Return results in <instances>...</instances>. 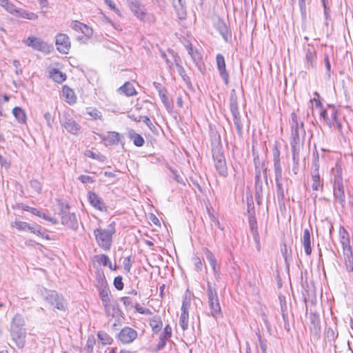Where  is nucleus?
<instances>
[{
  "label": "nucleus",
  "mask_w": 353,
  "mask_h": 353,
  "mask_svg": "<svg viewBox=\"0 0 353 353\" xmlns=\"http://www.w3.org/2000/svg\"><path fill=\"white\" fill-rule=\"evenodd\" d=\"M309 319L311 324L310 329L312 334L316 338H320L321 334V322L319 315L316 312H311L309 315Z\"/></svg>",
  "instance_id": "obj_14"
},
{
  "label": "nucleus",
  "mask_w": 353,
  "mask_h": 353,
  "mask_svg": "<svg viewBox=\"0 0 353 353\" xmlns=\"http://www.w3.org/2000/svg\"><path fill=\"white\" fill-rule=\"evenodd\" d=\"M45 300L52 306L58 310H64L65 308V301L63 297L59 296L56 291L50 290L46 292Z\"/></svg>",
  "instance_id": "obj_8"
},
{
  "label": "nucleus",
  "mask_w": 353,
  "mask_h": 353,
  "mask_svg": "<svg viewBox=\"0 0 353 353\" xmlns=\"http://www.w3.org/2000/svg\"><path fill=\"white\" fill-rule=\"evenodd\" d=\"M137 337V332L130 327H123L118 334V339L123 343H130Z\"/></svg>",
  "instance_id": "obj_12"
},
{
  "label": "nucleus",
  "mask_w": 353,
  "mask_h": 353,
  "mask_svg": "<svg viewBox=\"0 0 353 353\" xmlns=\"http://www.w3.org/2000/svg\"><path fill=\"white\" fill-rule=\"evenodd\" d=\"M119 92L123 93L128 97H131L137 94L136 90L134 85L130 82H125L122 86L119 88Z\"/></svg>",
  "instance_id": "obj_28"
},
{
  "label": "nucleus",
  "mask_w": 353,
  "mask_h": 353,
  "mask_svg": "<svg viewBox=\"0 0 353 353\" xmlns=\"http://www.w3.org/2000/svg\"><path fill=\"white\" fill-rule=\"evenodd\" d=\"M61 223L74 230L78 227L77 220L74 213L63 212Z\"/></svg>",
  "instance_id": "obj_19"
},
{
  "label": "nucleus",
  "mask_w": 353,
  "mask_h": 353,
  "mask_svg": "<svg viewBox=\"0 0 353 353\" xmlns=\"http://www.w3.org/2000/svg\"><path fill=\"white\" fill-rule=\"evenodd\" d=\"M11 336L19 347H23L25 345L26 331L25 329L11 330Z\"/></svg>",
  "instance_id": "obj_17"
},
{
  "label": "nucleus",
  "mask_w": 353,
  "mask_h": 353,
  "mask_svg": "<svg viewBox=\"0 0 353 353\" xmlns=\"http://www.w3.org/2000/svg\"><path fill=\"white\" fill-rule=\"evenodd\" d=\"M274 169L275 172V179L282 178V168L280 160L273 161Z\"/></svg>",
  "instance_id": "obj_46"
},
{
  "label": "nucleus",
  "mask_w": 353,
  "mask_h": 353,
  "mask_svg": "<svg viewBox=\"0 0 353 353\" xmlns=\"http://www.w3.org/2000/svg\"><path fill=\"white\" fill-rule=\"evenodd\" d=\"M128 4L130 10L138 19L144 20L146 16L145 9L140 0H128Z\"/></svg>",
  "instance_id": "obj_11"
},
{
  "label": "nucleus",
  "mask_w": 353,
  "mask_h": 353,
  "mask_svg": "<svg viewBox=\"0 0 353 353\" xmlns=\"http://www.w3.org/2000/svg\"><path fill=\"white\" fill-rule=\"evenodd\" d=\"M133 143L136 146L141 147L144 143L143 138L139 134H134L132 136Z\"/></svg>",
  "instance_id": "obj_52"
},
{
  "label": "nucleus",
  "mask_w": 353,
  "mask_h": 353,
  "mask_svg": "<svg viewBox=\"0 0 353 353\" xmlns=\"http://www.w3.org/2000/svg\"><path fill=\"white\" fill-rule=\"evenodd\" d=\"M203 253L205 258L209 261L210 266L212 267L215 276H219L218 270L216 268V259L213 253L208 248H204Z\"/></svg>",
  "instance_id": "obj_25"
},
{
  "label": "nucleus",
  "mask_w": 353,
  "mask_h": 353,
  "mask_svg": "<svg viewBox=\"0 0 353 353\" xmlns=\"http://www.w3.org/2000/svg\"><path fill=\"white\" fill-rule=\"evenodd\" d=\"M23 42L27 46L32 48L34 50L46 54L50 53L53 48L52 45H49L43 39L34 36L28 37L26 39L23 40Z\"/></svg>",
  "instance_id": "obj_5"
},
{
  "label": "nucleus",
  "mask_w": 353,
  "mask_h": 353,
  "mask_svg": "<svg viewBox=\"0 0 353 353\" xmlns=\"http://www.w3.org/2000/svg\"><path fill=\"white\" fill-rule=\"evenodd\" d=\"M281 179H275L276 185V194L279 200H283L284 199V190L281 182Z\"/></svg>",
  "instance_id": "obj_45"
},
{
  "label": "nucleus",
  "mask_w": 353,
  "mask_h": 353,
  "mask_svg": "<svg viewBox=\"0 0 353 353\" xmlns=\"http://www.w3.org/2000/svg\"><path fill=\"white\" fill-rule=\"evenodd\" d=\"M94 258L99 264H101L103 266L108 265V263L110 262L109 257L105 254L95 256Z\"/></svg>",
  "instance_id": "obj_50"
},
{
  "label": "nucleus",
  "mask_w": 353,
  "mask_h": 353,
  "mask_svg": "<svg viewBox=\"0 0 353 353\" xmlns=\"http://www.w3.org/2000/svg\"><path fill=\"white\" fill-rule=\"evenodd\" d=\"M250 229L251 230L252 234L253 236L254 241L256 243V249L260 251L261 245H260V236L258 232L257 229V223L255 218L252 217L250 218L249 220Z\"/></svg>",
  "instance_id": "obj_20"
},
{
  "label": "nucleus",
  "mask_w": 353,
  "mask_h": 353,
  "mask_svg": "<svg viewBox=\"0 0 353 353\" xmlns=\"http://www.w3.org/2000/svg\"><path fill=\"white\" fill-rule=\"evenodd\" d=\"M214 165L216 170L221 176L225 177L228 175V169L226 166L225 160L215 162Z\"/></svg>",
  "instance_id": "obj_32"
},
{
  "label": "nucleus",
  "mask_w": 353,
  "mask_h": 353,
  "mask_svg": "<svg viewBox=\"0 0 353 353\" xmlns=\"http://www.w3.org/2000/svg\"><path fill=\"white\" fill-rule=\"evenodd\" d=\"M343 168L341 161L338 160L335 166L331 170V174L333 177V182H342L343 181Z\"/></svg>",
  "instance_id": "obj_22"
},
{
  "label": "nucleus",
  "mask_w": 353,
  "mask_h": 353,
  "mask_svg": "<svg viewBox=\"0 0 353 353\" xmlns=\"http://www.w3.org/2000/svg\"><path fill=\"white\" fill-rule=\"evenodd\" d=\"M148 322L153 333L157 334L162 329L163 322L160 316H154L149 319Z\"/></svg>",
  "instance_id": "obj_24"
},
{
  "label": "nucleus",
  "mask_w": 353,
  "mask_h": 353,
  "mask_svg": "<svg viewBox=\"0 0 353 353\" xmlns=\"http://www.w3.org/2000/svg\"><path fill=\"white\" fill-rule=\"evenodd\" d=\"M166 343H167V339L159 337V341L158 344L157 345L154 350L156 352H158V351L162 350L165 346Z\"/></svg>",
  "instance_id": "obj_61"
},
{
  "label": "nucleus",
  "mask_w": 353,
  "mask_h": 353,
  "mask_svg": "<svg viewBox=\"0 0 353 353\" xmlns=\"http://www.w3.org/2000/svg\"><path fill=\"white\" fill-rule=\"evenodd\" d=\"M207 295L211 316L216 319L223 317L216 290L209 282L208 283Z\"/></svg>",
  "instance_id": "obj_4"
},
{
  "label": "nucleus",
  "mask_w": 353,
  "mask_h": 353,
  "mask_svg": "<svg viewBox=\"0 0 353 353\" xmlns=\"http://www.w3.org/2000/svg\"><path fill=\"white\" fill-rule=\"evenodd\" d=\"M61 124L70 134H77L81 131L80 125L68 114H63Z\"/></svg>",
  "instance_id": "obj_7"
},
{
  "label": "nucleus",
  "mask_w": 353,
  "mask_h": 353,
  "mask_svg": "<svg viewBox=\"0 0 353 353\" xmlns=\"http://www.w3.org/2000/svg\"><path fill=\"white\" fill-rule=\"evenodd\" d=\"M340 242L343 247V253L344 256L345 265L348 272L353 271V252L350 245V238L348 232L343 228L339 232Z\"/></svg>",
  "instance_id": "obj_3"
},
{
  "label": "nucleus",
  "mask_w": 353,
  "mask_h": 353,
  "mask_svg": "<svg viewBox=\"0 0 353 353\" xmlns=\"http://www.w3.org/2000/svg\"><path fill=\"white\" fill-rule=\"evenodd\" d=\"M13 114L18 121L21 123L26 122V115L25 112L19 107H15L12 110Z\"/></svg>",
  "instance_id": "obj_31"
},
{
  "label": "nucleus",
  "mask_w": 353,
  "mask_h": 353,
  "mask_svg": "<svg viewBox=\"0 0 353 353\" xmlns=\"http://www.w3.org/2000/svg\"><path fill=\"white\" fill-rule=\"evenodd\" d=\"M338 111L333 105H330L327 109L322 110L320 113L321 119L330 128H334V122L336 121Z\"/></svg>",
  "instance_id": "obj_6"
},
{
  "label": "nucleus",
  "mask_w": 353,
  "mask_h": 353,
  "mask_svg": "<svg viewBox=\"0 0 353 353\" xmlns=\"http://www.w3.org/2000/svg\"><path fill=\"white\" fill-rule=\"evenodd\" d=\"M312 188L314 191L322 190L323 188V181L321 176L312 178Z\"/></svg>",
  "instance_id": "obj_38"
},
{
  "label": "nucleus",
  "mask_w": 353,
  "mask_h": 353,
  "mask_svg": "<svg viewBox=\"0 0 353 353\" xmlns=\"http://www.w3.org/2000/svg\"><path fill=\"white\" fill-rule=\"evenodd\" d=\"M274 169L275 172V179L282 178V168L280 160L273 161Z\"/></svg>",
  "instance_id": "obj_47"
},
{
  "label": "nucleus",
  "mask_w": 353,
  "mask_h": 353,
  "mask_svg": "<svg viewBox=\"0 0 353 353\" xmlns=\"http://www.w3.org/2000/svg\"><path fill=\"white\" fill-rule=\"evenodd\" d=\"M167 91L165 88H161L159 90V96L161 98V101L165 105V106L168 108L170 107V103L169 102L168 98L166 95Z\"/></svg>",
  "instance_id": "obj_44"
},
{
  "label": "nucleus",
  "mask_w": 353,
  "mask_h": 353,
  "mask_svg": "<svg viewBox=\"0 0 353 353\" xmlns=\"http://www.w3.org/2000/svg\"><path fill=\"white\" fill-rule=\"evenodd\" d=\"M51 77L54 81L61 83L65 81L66 76L59 70H54V71L51 73Z\"/></svg>",
  "instance_id": "obj_42"
},
{
  "label": "nucleus",
  "mask_w": 353,
  "mask_h": 353,
  "mask_svg": "<svg viewBox=\"0 0 353 353\" xmlns=\"http://www.w3.org/2000/svg\"><path fill=\"white\" fill-rule=\"evenodd\" d=\"M173 5L180 19H184L186 17V8L184 0H173Z\"/></svg>",
  "instance_id": "obj_23"
},
{
  "label": "nucleus",
  "mask_w": 353,
  "mask_h": 353,
  "mask_svg": "<svg viewBox=\"0 0 353 353\" xmlns=\"http://www.w3.org/2000/svg\"><path fill=\"white\" fill-rule=\"evenodd\" d=\"M123 279L121 276H118L114 279V286L118 290H121L123 289V283L122 281Z\"/></svg>",
  "instance_id": "obj_53"
},
{
  "label": "nucleus",
  "mask_w": 353,
  "mask_h": 353,
  "mask_svg": "<svg viewBox=\"0 0 353 353\" xmlns=\"http://www.w3.org/2000/svg\"><path fill=\"white\" fill-rule=\"evenodd\" d=\"M232 116H233L234 124V125L236 127L237 133H238L239 136H241L242 135V132H243V125H242L241 121L240 114H234Z\"/></svg>",
  "instance_id": "obj_39"
},
{
  "label": "nucleus",
  "mask_w": 353,
  "mask_h": 353,
  "mask_svg": "<svg viewBox=\"0 0 353 353\" xmlns=\"http://www.w3.org/2000/svg\"><path fill=\"white\" fill-rule=\"evenodd\" d=\"M230 109L232 115L239 114L238 104L236 99L231 100Z\"/></svg>",
  "instance_id": "obj_54"
},
{
  "label": "nucleus",
  "mask_w": 353,
  "mask_h": 353,
  "mask_svg": "<svg viewBox=\"0 0 353 353\" xmlns=\"http://www.w3.org/2000/svg\"><path fill=\"white\" fill-rule=\"evenodd\" d=\"M79 180L83 183H92L94 180L88 175H80L78 177Z\"/></svg>",
  "instance_id": "obj_58"
},
{
  "label": "nucleus",
  "mask_w": 353,
  "mask_h": 353,
  "mask_svg": "<svg viewBox=\"0 0 353 353\" xmlns=\"http://www.w3.org/2000/svg\"><path fill=\"white\" fill-rule=\"evenodd\" d=\"M123 267L125 270H126L128 272L130 271L131 267H132V263L130 260V257L128 256L124 259L123 260Z\"/></svg>",
  "instance_id": "obj_63"
},
{
  "label": "nucleus",
  "mask_w": 353,
  "mask_h": 353,
  "mask_svg": "<svg viewBox=\"0 0 353 353\" xmlns=\"http://www.w3.org/2000/svg\"><path fill=\"white\" fill-rule=\"evenodd\" d=\"M326 339L329 341H334L338 337V332L334 330L332 327H328L326 330Z\"/></svg>",
  "instance_id": "obj_48"
},
{
  "label": "nucleus",
  "mask_w": 353,
  "mask_h": 353,
  "mask_svg": "<svg viewBox=\"0 0 353 353\" xmlns=\"http://www.w3.org/2000/svg\"><path fill=\"white\" fill-rule=\"evenodd\" d=\"M30 186L37 192V193H40L41 191V189H42V185L41 184V183L36 180V179H34V180H31L30 181Z\"/></svg>",
  "instance_id": "obj_55"
},
{
  "label": "nucleus",
  "mask_w": 353,
  "mask_h": 353,
  "mask_svg": "<svg viewBox=\"0 0 353 353\" xmlns=\"http://www.w3.org/2000/svg\"><path fill=\"white\" fill-rule=\"evenodd\" d=\"M15 16L31 21H34L38 19V15L37 14L32 12H29L28 10L22 8H19L17 10Z\"/></svg>",
  "instance_id": "obj_30"
},
{
  "label": "nucleus",
  "mask_w": 353,
  "mask_h": 353,
  "mask_svg": "<svg viewBox=\"0 0 353 353\" xmlns=\"http://www.w3.org/2000/svg\"><path fill=\"white\" fill-rule=\"evenodd\" d=\"M172 327L170 325H167L163 330V332L160 334L159 337L169 339L172 336Z\"/></svg>",
  "instance_id": "obj_51"
},
{
  "label": "nucleus",
  "mask_w": 353,
  "mask_h": 353,
  "mask_svg": "<svg viewBox=\"0 0 353 353\" xmlns=\"http://www.w3.org/2000/svg\"><path fill=\"white\" fill-rule=\"evenodd\" d=\"M141 121L151 130H152L153 128H155V126L152 123L150 118L147 116L142 117Z\"/></svg>",
  "instance_id": "obj_64"
},
{
  "label": "nucleus",
  "mask_w": 353,
  "mask_h": 353,
  "mask_svg": "<svg viewBox=\"0 0 353 353\" xmlns=\"http://www.w3.org/2000/svg\"><path fill=\"white\" fill-rule=\"evenodd\" d=\"M291 142L292 159L295 161L298 160V154L299 150L300 136H304L305 134L304 124L302 121H299L296 113L291 114Z\"/></svg>",
  "instance_id": "obj_1"
},
{
  "label": "nucleus",
  "mask_w": 353,
  "mask_h": 353,
  "mask_svg": "<svg viewBox=\"0 0 353 353\" xmlns=\"http://www.w3.org/2000/svg\"><path fill=\"white\" fill-rule=\"evenodd\" d=\"M55 45L60 53L66 54L71 48L70 39L66 34L59 33L56 36Z\"/></svg>",
  "instance_id": "obj_10"
},
{
  "label": "nucleus",
  "mask_w": 353,
  "mask_h": 353,
  "mask_svg": "<svg viewBox=\"0 0 353 353\" xmlns=\"http://www.w3.org/2000/svg\"><path fill=\"white\" fill-rule=\"evenodd\" d=\"M188 54L191 56L193 61L196 64H198L201 61V56L200 53L198 52L197 50L194 49L192 48V45H190L188 48Z\"/></svg>",
  "instance_id": "obj_35"
},
{
  "label": "nucleus",
  "mask_w": 353,
  "mask_h": 353,
  "mask_svg": "<svg viewBox=\"0 0 353 353\" xmlns=\"http://www.w3.org/2000/svg\"><path fill=\"white\" fill-rule=\"evenodd\" d=\"M299 6L303 17H306L305 0H299Z\"/></svg>",
  "instance_id": "obj_59"
},
{
  "label": "nucleus",
  "mask_w": 353,
  "mask_h": 353,
  "mask_svg": "<svg viewBox=\"0 0 353 353\" xmlns=\"http://www.w3.org/2000/svg\"><path fill=\"white\" fill-rule=\"evenodd\" d=\"M81 32H82L85 37H90L93 34V30L88 26L83 23Z\"/></svg>",
  "instance_id": "obj_57"
},
{
  "label": "nucleus",
  "mask_w": 353,
  "mask_h": 353,
  "mask_svg": "<svg viewBox=\"0 0 353 353\" xmlns=\"http://www.w3.org/2000/svg\"><path fill=\"white\" fill-rule=\"evenodd\" d=\"M114 233V223H110L107 228L95 229L94 235L99 247L105 251L110 250L112 244V236Z\"/></svg>",
  "instance_id": "obj_2"
},
{
  "label": "nucleus",
  "mask_w": 353,
  "mask_h": 353,
  "mask_svg": "<svg viewBox=\"0 0 353 353\" xmlns=\"http://www.w3.org/2000/svg\"><path fill=\"white\" fill-rule=\"evenodd\" d=\"M305 67L310 70L314 69L316 65V54L314 48H307L305 53Z\"/></svg>",
  "instance_id": "obj_18"
},
{
  "label": "nucleus",
  "mask_w": 353,
  "mask_h": 353,
  "mask_svg": "<svg viewBox=\"0 0 353 353\" xmlns=\"http://www.w3.org/2000/svg\"><path fill=\"white\" fill-rule=\"evenodd\" d=\"M333 194L335 200L337 201L341 207L343 208L345 205V196L344 190L333 192Z\"/></svg>",
  "instance_id": "obj_40"
},
{
  "label": "nucleus",
  "mask_w": 353,
  "mask_h": 353,
  "mask_svg": "<svg viewBox=\"0 0 353 353\" xmlns=\"http://www.w3.org/2000/svg\"><path fill=\"white\" fill-rule=\"evenodd\" d=\"M255 165V194L256 197L262 196L263 193V182L261 181V170L259 167V159H254Z\"/></svg>",
  "instance_id": "obj_16"
},
{
  "label": "nucleus",
  "mask_w": 353,
  "mask_h": 353,
  "mask_svg": "<svg viewBox=\"0 0 353 353\" xmlns=\"http://www.w3.org/2000/svg\"><path fill=\"white\" fill-rule=\"evenodd\" d=\"M86 114L90 116L93 119H100L103 120L102 113L94 108H86Z\"/></svg>",
  "instance_id": "obj_36"
},
{
  "label": "nucleus",
  "mask_w": 353,
  "mask_h": 353,
  "mask_svg": "<svg viewBox=\"0 0 353 353\" xmlns=\"http://www.w3.org/2000/svg\"><path fill=\"white\" fill-rule=\"evenodd\" d=\"M99 295L102 301L103 306L107 307V304L110 303V299L109 296L108 290L102 289L99 292Z\"/></svg>",
  "instance_id": "obj_43"
},
{
  "label": "nucleus",
  "mask_w": 353,
  "mask_h": 353,
  "mask_svg": "<svg viewBox=\"0 0 353 353\" xmlns=\"http://www.w3.org/2000/svg\"><path fill=\"white\" fill-rule=\"evenodd\" d=\"M97 336L99 340L101 342L103 345L111 344L112 341V339L110 337V336L103 331L99 332L97 334Z\"/></svg>",
  "instance_id": "obj_37"
},
{
  "label": "nucleus",
  "mask_w": 353,
  "mask_h": 353,
  "mask_svg": "<svg viewBox=\"0 0 353 353\" xmlns=\"http://www.w3.org/2000/svg\"><path fill=\"white\" fill-rule=\"evenodd\" d=\"M136 311L142 314H152V312L146 307H141L139 303L134 305Z\"/></svg>",
  "instance_id": "obj_56"
},
{
  "label": "nucleus",
  "mask_w": 353,
  "mask_h": 353,
  "mask_svg": "<svg viewBox=\"0 0 353 353\" xmlns=\"http://www.w3.org/2000/svg\"><path fill=\"white\" fill-rule=\"evenodd\" d=\"M216 62L221 77L223 80L224 83L228 84L229 74L226 70L224 57L221 54H218L216 57Z\"/></svg>",
  "instance_id": "obj_15"
},
{
  "label": "nucleus",
  "mask_w": 353,
  "mask_h": 353,
  "mask_svg": "<svg viewBox=\"0 0 353 353\" xmlns=\"http://www.w3.org/2000/svg\"><path fill=\"white\" fill-rule=\"evenodd\" d=\"M212 151L214 163L225 160L223 152L221 147H216L213 148Z\"/></svg>",
  "instance_id": "obj_33"
},
{
  "label": "nucleus",
  "mask_w": 353,
  "mask_h": 353,
  "mask_svg": "<svg viewBox=\"0 0 353 353\" xmlns=\"http://www.w3.org/2000/svg\"><path fill=\"white\" fill-rule=\"evenodd\" d=\"M191 299L190 297L185 296L183 298L181 305V314L179 319V325L183 330H186L188 328L189 314L188 310L190 307Z\"/></svg>",
  "instance_id": "obj_9"
},
{
  "label": "nucleus",
  "mask_w": 353,
  "mask_h": 353,
  "mask_svg": "<svg viewBox=\"0 0 353 353\" xmlns=\"http://www.w3.org/2000/svg\"><path fill=\"white\" fill-rule=\"evenodd\" d=\"M63 96L65 98L66 102L69 104H74L77 101V97L73 90L67 85L63 86L62 88Z\"/></svg>",
  "instance_id": "obj_26"
},
{
  "label": "nucleus",
  "mask_w": 353,
  "mask_h": 353,
  "mask_svg": "<svg viewBox=\"0 0 353 353\" xmlns=\"http://www.w3.org/2000/svg\"><path fill=\"white\" fill-rule=\"evenodd\" d=\"M301 241L304 247L305 254L307 255H310L312 252V248L310 245V232L308 229L304 230Z\"/></svg>",
  "instance_id": "obj_27"
},
{
  "label": "nucleus",
  "mask_w": 353,
  "mask_h": 353,
  "mask_svg": "<svg viewBox=\"0 0 353 353\" xmlns=\"http://www.w3.org/2000/svg\"><path fill=\"white\" fill-rule=\"evenodd\" d=\"M23 326L24 321L22 317L19 314L15 315L12 321L11 330H14L15 327L17 329H23Z\"/></svg>",
  "instance_id": "obj_34"
},
{
  "label": "nucleus",
  "mask_w": 353,
  "mask_h": 353,
  "mask_svg": "<svg viewBox=\"0 0 353 353\" xmlns=\"http://www.w3.org/2000/svg\"><path fill=\"white\" fill-rule=\"evenodd\" d=\"M174 63H175L176 68L177 69V72L179 74V75H181L184 72H185L184 68L181 65V58L177 55L174 56Z\"/></svg>",
  "instance_id": "obj_49"
},
{
  "label": "nucleus",
  "mask_w": 353,
  "mask_h": 353,
  "mask_svg": "<svg viewBox=\"0 0 353 353\" xmlns=\"http://www.w3.org/2000/svg\"><path fill=\"white\" fill-rule=\"evenodd\" d=\"M106 145H116L120 141V134L116 132H109L107 134L100 135Z\"/></svg>",
  "instance_id": "obj_21"
},
{
  "label": "nucleus",
  "mask_w": 353,
  "mask_h": 353,
  "mask_svg": "<svg viewBox=\"0 0 353 353\" xmlns=\"http://www.w3.org/2000/svg\"><path fill=\"white\" fill-rule=\"evenodd\" d=\"M273 161L280 160V150L276 144L272 149Z\"/></svg>",
  "instance_id": "obj_62"
},
{
  "label": "nucleus",
  "mask_w": 353,
  "mask_h": 353,
  "mask_svg": "<svg viewBox=\"0 0 353 353\" xmlns=\"http://www.w3.org/2000/svg\"><path fill=\"white\" fill-rule=\"evenodd\" d=\"M13 227L17 228L19 230H30L32 232L34 233L33 228H32L28 223L23 221H16L14 222Z\"/></svg>",
  "instance_id": "obj_41"
},
{
  "label": "nucleus",
  "mask_w": 353,
  "mask_h": 353,
  "mask_svg": "<svg viewBox=\"0 0 353 353\" xmlns=\"http://www.w3.org/2000/svg\"><path fill=\"white\" fill-rule=\"evenodd\" d=\"M216 29L219 32L225 41L228 40V29L225 21L219 19L214 24Z\"/></svg>",
  "instance_id": "obj_29"
},
{
  "label": "nucleus",
  "mask_w": 353,
  "mask_h": 353,
  "mask_svg": "<svg viewBox=\"0 0 353 353\" xmlns=\"http://www.w3.org/2000/svg\"><path fill=\"white\" fill-rule=\"evenodd\" d=\"M83 24V23L79 21H73L70 24V27L75 31L81 32Z\"/></svg>",
  "instance_id": "obj_60"
},
{
  "label": "nucleus",
  "mask_w": 353,
  "mask_h": 353,
  "mask_svg": "<svg viewBox=\"0 0 353 353\" xmlns=\"http://www.w3.org/2000/svg\"><path fill=\"white\" fill-rule=\"evenodd\" d=\"M88 199L90 204L95 209L101 212L107 211V207L103 199L95 192L92 191L88 192Z\"/></svg>",
  "instance_id": "obj_13"
}]
</instances>
